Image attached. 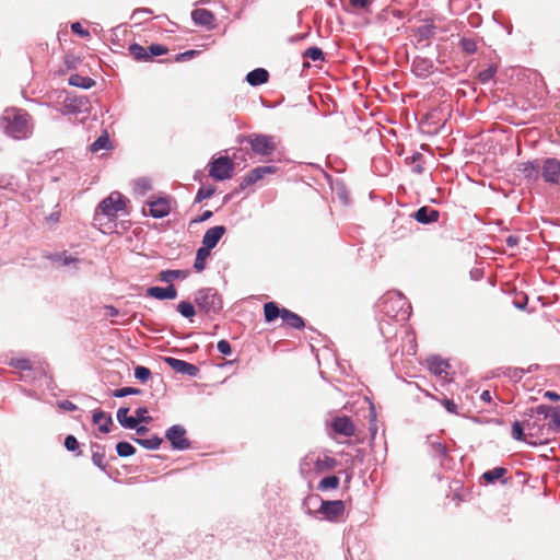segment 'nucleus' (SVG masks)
I'll list each match as a JSON object with an SVG mask.
<instances>
[{"label": "nucleus", "instance_id": "obj_1", "mask_svg": "<svg viewBox=\"0 0 560 560\" xmlns=\"http://www.w3.org/2000/svg\"><path fill=\"white\" fill-rule=\"evenodd\" d=\"M0 125L13 139H26L32 135L31 115L21 108H7L0 118Z\"/></svg>", "mask_w": 560, "mask_h": 560}, {"label": "nucleus", "instance_id": "obj_2", "mask_svg": "<svg viewBox=\"0 0 560 560\" xmlns=\"http://www.w3.org/2000/svg\"><path fill=\"white\" fill-rule=\"evenodd\" d=\"M128 200L118 191L110 192L105 199H103L94 213V221L98 224H103V218L114 222L119 213H126Z\"/></svg>", "mask_w": 560, "mask_h": 560}, {"label": "nucleus", "instance_id": "obj_3", "mask_svg": "<svg viewBox=\"0 0 560 560\" xmlns=\"http://www.w3.org/2000/svg\"><path fill=\"white\" fill-rule=\"evenodd\" d=\"M264 317L267 323L281 317L287 326L294 329H302L305 326L304 319L300 315L288 308H280L276 302H267L264 304Z\"/></svg>", "mask_w": 560, "mask_h": 560}, {"label": "nucleus", "instance_id": "obj_4", "mask_svg": "<svg viewBox=\"0 0 560 560\" xmlns=\"http://www.w3.org/2000/svg\"><path fill=\"white\" fill-rule=\"evenodd\" d=\"M195 303L199 311L207 314L219 313L222 308V300L217 290L212 288H205L199 290L196 293Z\"/></svg>", "mask_w": 560, "mask_h": 560}, {"label": "nucleus", "instance_id": "obj_5", "mask_svg": "<svg viewBox=\"0 0 560 560\" xmlns=\"http://www.w3.org/2000/svg\"><path fill=\"white\" fill-rule=\"evenodd\" d=\"M246 141L252 151L261 156H269L277 150V142L272 136L254 133L249 135Z\"/></svg>", "mask_w": 560, "mask_h": 560}, {"label": "nucleus", "instance_id": "obj_6", "mask_svg": "<svg viewBox=\"0 0 560 560\" xmlns=\"http://www.w3.org/2000/svg\"><path fill=\"white\" fill-rule=\"evenodd\" d=\"M234 173V163L229 156H220L209 164V176L215 180L230 179Z\"/></svg>", "mask_w": 560, "mask_h": 560}, {"label": "nucleus", "instance_id": "obj_7", "mask_svg": "<svg viewBox=\"0 0 560 560\" xmlns=\"http://www.w3.org/2000/svg\"><path fill=\"white\" fill-rule=\"evenodd\" d=\"M540 175L542 179L551 185L560 183V161L556 158H548L540 164Z\"/></svg>", "mask_w": 560, "mask_h": 560}, {"label": "nucleus", "instance_id": "obj_8", "mask_svg": "<svg viewBox=\"0 0 560 560\" xmlns=\"http://www.w3.org/2000/svg\"><path fill=\"white\" fill-rule=\"evenodd\" d=\"M147 206L148 211L143 208V213L150 214L153 218H164L168 215L172 210V201L166 197L148 200Z\"/></svg>", "mask_w": 560, "mask_h": 560}, {"label": "nucleus", "instance_id": "obj_9", "mask_svg": "<svg viewBox=\"0 0 560 560\" xmlns=\"http://www.w3.org/2000/svg\"><path fill=\"white\" fill-rule=\"evenodd\" d=\"M318 512L322 513L327 521L337 522L345 513V503L341 500H322Z\"/></svg>", "mask_w": 560, "mask_h": 560}, {"label": "nucleus", "instance_id": "obj_10", "mask_svg": "<svg viewBox=\"0 0 560 560\" xmlns=\"http://www.w3.org/2000/svg\"><path fill=\"white\" fill-rule=\"evenodd\" d=\"M186 430L182 425H173L166 431V439L172 446L177 450L189 447V441L186 439Z\"/></svg>", "mask_w": 560, "mask_h": 560}, {"label": "nucleus", "instance_id": "obj_11", "mask_svg": "<svg viewBox=\"0 0 560 560\" xmlns=\"http://www.w3.org/2000/svg\"><path fill=\"white\" fill-rule=\"evenodd\" d=\"M276 171H277V167L269 166V165L255 167L254 170H252L248 174H246L243 177V180L241 183V188L244 189V188L257 183L258 180L262 179L266 175L276 173Z\"/></svg>", "mask_w": 560, "mask_h": 560}, {"label": "nucleus", "instance_id": "obj_12", "mask_svg": "<svg viewBox=\"0 0 560 560\" xmlns=\"http://www.w3.org/2000/svg\"><path fill=\"white\" fill-rule=\"evenodd\" d=\"M331 429L335 433L350 438L355 434V425L347 416L336 417L331 421Z\"/></svg>", "mask_w": 560, "mask_h": 560}, {"label": "nucleus", "instance_id": "obj_13", "mask_svg": "<svg viewBox=\"0 0 560 560\" xmlns=\"http://www.w3.org/2000/svg\"><path fill=\"white\" fill-rule=\"evenodd\" d=\"M165 362L177 373L196 376L199 372L196 365L176 358L167 357Z\"/></svg>", "mask_w": 560, "mask_h": 560}, {"label": "nucleus", "instance_id": "obj_14", "mask_svg": "<svg viewBox=\"0 0 560 560\" xmlns=\"http://www.w3.org/2000/svg\"><path fill=\"white\" fill-rule=\"evenodd\" d=\"M226 229L223 225H217L209 229L202 238V246L212 249L217 246L221 237L225 234Z\"/></svg>", "mask_w": 560, "mask_h": 560}, {"label": "nucleus", "instance_id": "obj_15", "mask_svg": "<svg viewBox=\"0 0 560 560\" xmlns=\"http://www.w3.org/2000/svg\"><path fill=\"white\" fill-rule=\"evenodd\" d=\"M191 19L195 24L212 28L214 26V14L206 9H195L191 12Z\"/></svg>", "mask_w": 560, "mask_h": 560}, {"label": "nucleus", "instance_id": "obj_16", "mask_svg": "<svg viewBox=\"0 0 560 560\" xmlns=\"http://www.w3.org/2000/svg\"><path fill=\"white\" fill-rule=\"evenodd\" d=\"M529 411V418L524 420L527 436L530 439L540 438L542 435L544 423H541V419L534 418L533 409H530Z\"/></svg>", "mask_w": 560, "mask_h": 560}, {"label": "nucleus", "instance_id": "obj_17", "mask_svg": "<svg viewBox=\"0 0 560 560\" xmlns=\"http://www.w3.org/2000/svg\"><path fill=\"white\" fill-rule=\"evenodd\" d=\"M147 294L158 300H173L177 296V290L173 284H170L167 288L151 287L147 290Z\"/></svg>", "mask_w": 560, "mask_h": 560}, {"label": "nucleus", "instance_id": "obj_18", "mask_svg": "<svg viewBox=\"0 0 560 560\" xmlns=\"http://www.w3.org/2000/svg\"><path fill=\"white\" fill-rule=\"evenodd\" d=\"M439 217H440V212L438 210L429 208V207H421L413 214V218L419 223H422V224H429V223L436 222L439 220Z\"/></svg>", "mask_w": 560, "mask_h": 560}, {"label": "nucleus", "instance_id": "obj_19", "mask_svg": "<svg viewBox=\"0 0 560 560\" xmlns=\"http://www.w3.org/2000/svg\"><path fill=\"white\" fill-rule=\"evenodd\" d=\"M427 363L430 372H432L434 375L440 377H445L447 375V369L450 368L447 361L439 357H432L427 360Z\"/></svg>", "mask_w": 560, "mask_h": 560}, {"label": "nucleus", "instance_id": "obj_20", "mask_svg": "<svg viewBox=\"0 0 560 560\" xmlns=\"http://www.w3.org/2000/svg\"><path fill=\"white\" fill-rule=\"evenodd\" d=\"M435 34V25L433 20L425 19L423 24L420 25L416 31L415 35L418 37V40H427L433 37Z\"/></svg>", "mask_w": 560, "mask_h": 560}, {"label": "nucleus", "instance_id": "obj_21", "mask_svg": "<svg viewBox=\"0 0 560 560\" xmlns=\"http://www.w3.org/2000/svg\"><path fill=\"white\" fill-rule=\"evenodd\" d=\"M268 80L269 72L264 68H257L248 72L246 75V81L253 86L265 84L268 82Z\"/></svg>", "mask_w": 560, "mask_h": 560}, {"label": "nucleus", "instance_id": "obj_22", "mask_svg": "<svg viewBox=\"0 0 560 560\" xmlns=\"http://www.w3.org/2000/svg\"><path fill=\"white\" fill-rule=\"evenodd\" d=\"M508 470L504 467H495L491 470H487L482 474L481 478L487 483H494L497 480H501L503 485L508 483V479L503 477L506 475Z\"/></svg>", "mask_w": 560, "mask_h": 560}, {"label": "nucleus", "instance_id": "obj_23", "mask_svg": "<svg viewBox=\"0 0 560 560\" xmlns=\"http://www.w3.org/2000/svg\"><path fill=\"white\" fill-rule=\"evenodd\" d=\"M129 408L121 407L117 410L118 422L127 429H135L139 424V420L135 417L128 416Z\"/></svg>", "mask_w": 560, "mask_h": 560}, {"label": "nucleus", "instance_id": "obj_24", "mask_svg": "<svg viewBox=\"0 0 560 560\" xmlns=\"http://www.w3.org/2000/svg\"><path fill=\"white\" fill-rule=\"evenodd\" d=\"M93 422L98 425V429L103 433L110 431L109 427L113 423L112 417L102 410L93 413Z\"/></svg>", "mask_w": 560, "mask_h": 560}, {"label": "nucleus", "instance_id": "obj_25", "mask_svg": "<svg viewBox=\"0 0 560 560\" xmlns=\"http://www.w3.org/2000/svg\"><path fill=\"white\" fill-rule=\"evenodd\" d=\"M86 105V101L83 97L67 96L63 101V107L70 113L81 112Z\"/></svg>", "mask_w": 560, "mask_h": 560}, {"label": "nucleus", "instance_id": "obj_26", "mask_svg": "<svg viewBox=\"0 0 560 560\" xmlns=\"http://www.w3.org/2000/svg\"><path fill=\"white\" fill-rule=\"evenodd\" d=\"M69 84L77 88L91 89L95 84V81L90 77L75 73L69 77Z\"/></svg>", "mask_w": 560, "mask_h": 560}, {"label": "nucleus", "instance_id": "obj_27", "mask_svg": "<svg viewBox=\"0 0 560 560\" xmlns=\"http://www.w3.org/2000/svg\"><path fill=\"white\" fill-rule=\"evenodd\" d=\"M521 171L527 179L536 180L540 173V164L537 161L527 162L523 164V168Z\"/></svg>", "mask_w": 560, "mask_h": 560}, {"label": "nucleus", "instance_id": "obj_28", "mask_svg": "<svg viewBox=\"0 0 560 560\" xmlns=\"http://www.w3.org/2000/svg\"><path fill=\"white\" fill-rule=\"evenodd\" d=\"M338 465V462L329 456L318 457L315 462V469L317 472H324L334 469Z\"/></svg>", "mask_w": 560, "mask_h": 560}, {"label": "nucleus", "instance_id": "obj_29", "mask_svg": "<svg viewBox=\"0 0 560 560\" xmlns=\"http://www.w3.org/2000/svg\"><path fill=\"white\" fill-rule=\"evenodd\" d=\"M209 255H210V249H208L203 246L198 248L196 259H195V265H194V268L198 272H201L206 268V260L209 257Z\"/></svg>", "mask_w": 560, "mask_h": 560}, {"label": "nucleus", "instance_id": "obj_30", "mask_svg": "<svg viewBox=\"0 0 560 560\" xmlns=\"http://www.w3.org/2000/svg\"><path fill=\"white\" fill-rule=\"evenodd\" d=\"M129 52L136 60H149L148 49L139 44H132L129 46Z\"/></svg>", "mask_w": 560, "mask_h": 560}, {"label": "nucleus", "instance_id": "obj_31", "mask_svg": "<svg viewBox=\"0 0 560 560\" xmlns=\"http://www.w3.org/2000/svg\"><path fill=\"white\" fill-rule=\"evenodd\" d=\"M139 445L148 448V450H156L160 447V445L162 444L163 440L158 436V435H153L151 438H148V439H136L135 440Z\"/></svg>", "mask_w": 560, "mask_h": 560}, {"label": "nucleus", "instance_id": "obj_32", "mask_svg": "<svg viewBox=\"0 0 560 560\" xmlns=\"http://www.w3.org/2000/svg\"><path fill=\"white\" fill-rule=\"evenodd\" d=\"M524 421H515L512 425V436L517 441H528L527 433H525Z\"/></svg>", "mask_w": 560, "mask_h": 560}, {"label": "nucleus", "instance_id": "obj_33", "mask_svg": "<svg viewBox=\"0 0 560 560\" xmlns=\"http://www.w3.org/2000/svg\"><path fill=\"white\" fill-rule=\"evenodd\" d=\"M339 483L340 481L337 476H328L319 481L317 488L320 491H326L328 489H337L339 487Z\"/></svg>", "mask_w": 560, "mask_h": 560}, {"label": "nucleus", "instance_id": "obj_34", "mask_svg": "<svg viewBox=\"0 0 560 560\" xmlns=\"http://www.w3.org/2000/svg\"><path fill=\"white\" fill-rule=\"evenodd\" d=\"M498 67L495 65H489L486 69L478 73V80L480 83L489 82L497 73Z\"/></svg>", "mask_w": 560, "mask_h": 560}, {"label": "nucleus", "instance_id": "obj_35", "mask_svg": "<svg viewBox=\"0 0 560 560\" xmlns=\"http://www.w3.org/2000/svg\"><path fill=\"white\" fill-rule=\"evenodd\" d=\"M116 451L120 457H128L136 453V448L128 442L117 443Z\"/></svg>", "mask_w": 560, "mask_h": 560}, {"label": "nucleus", "instance_id": "obj_36", "mask_svg": "<svg viewBox=\"0 0 560 560\" xmlns=\"http://www.w3.org/2000/svg\"><path fill=\"white\" fill-rule=\"evenodd\" d=\"M109 147V138L107 132L98 137L92 144H91V151L97 152L102 149H107Z\"/></svg>", "mask_w": 560, "mask_h": 560}, {"label": "nucleus", "instance_id": "obj_37", "mask_svg": "<svg viewBox=\"0 0 560 560\" xmlns=\"http://www.w3.org/2000/svg\"><path fill=\"white\" fill-rule=\"evenodd\" d=\"M152 188L151 182L148 178H139L135 182L136 192L144 196Z\"/></svg>", "mask_w": 560, "mask_h": 560}, {"label": "nucleus", "instance_id": "obj_38", "mask_svg": "<svg viewBox=\"0 0 560 560\" xmlns=\"http://www.w3.org/2000/svg\"><path fill=\"white\" fill-rule=\"evenodd\" d=\"M177 311L187 318H191L195 316L196 311L194 305L190 302L183 301L177 305Z\"/></svg>", "mask_w": 560, "mask_h": 560}, {"label": "nucleus", "instance_id": "obj_39", "mask_svg": "<svg viewBox=\"0 0 560 560\" xmlns=\"http://www.w3.org/2000/svg\"><path fill=\"white\" fill-rule=\"evenodd\" d=\"M304 57L308 58L313 61L323 60L324 54L320 48L318 47H310L305 50Z\"/></svg>", "mask_w": 560, "mask_h": 560}, {"label": "nucleus", "instance_id": "obj_40", "mask_svg": "<svg viewBox=\"0 0 560 560\" xmlns=\"http://www.w3.org/2000/svg\"><path fill=\"white\" fill-rule=\"evenodd\" d=\"M135 377L145 383L151 377V371L145 366L138 365L135 368Z\"/></svg>", "mask_w": 560, "mask_h": 560}, {"label": "nucleus", "instance_id": "obj_41", "mask_svg": "<svg viewBox=\"0 0 560 560\" xmlns=\"http://www.w3.org/2000/svg\"><path fill=\"white\" fill-rule=\"evenodd\" d=\"M460 47L467 54H475L477 51V43L472 38H462Z\"/></svg>", "mask_w": 560, "mask_h": 560}, {"label": "nucleus", "instance_id": "obj_42", "mask_svg": "<svg viewBox=\"0 0 560 560\" xmlns=\"http://www.w3.org/2000/svg\"><path fill=\"white\" fill-rule=\"evenodd\" d=\"M147 49L149 52V59L154 56L165 55L168 51L167 47L160 44H152Z\"/></svg>", "mask_w": 560, "mask_h": 560}, {"label": "nucleus", "instance_id": "obj_43", "mask_svg": "<svg viewBox=\"0 0 560 560\" xmlns=\"http://www.w3.org/2000/svg\"><path fill=\"white\" fill-rule=\"evenodd\" d=\"M141 389L135 387H122L113 392L114 397H125L128 395H139Z\"/></svg>", "mask_w": 560, "mask_h": 560}, {"label": "nucleus", "instance_id": "obj_44", "mask_svg": "<svg viewBox=\"0 0 560 560\" xmlns=\"http://www.w3.org/2000/svg\"><path fill=\"white\" fill-rule=\"evenodd\" d=\"M215 189L212 186L201 187L196 196V201L200 202L203 199L210 198L214 194Z\"/></svg>", "mask_w": 560, "mask_h": 560}, {"label": "nucleus", "instance_id": "obj_45", "mask_svg": "<svg viewBox=\"0 0 560 560\" xmlns=\"http://www.w3.org/2000/svg\"><path fill=\"white\" fill-rule=\"evenodd\" d=\"M549 418L551 428L555 431H560V408L555 407Z\"/></svg>", "mask_w": 560, "mask_h": 560}, {"label": "nucleus", "instance_id": "obj_46", "mask_svg": "<svg viewBox=\"0 0 560 560\" xmlns=\"http://www.w3.org/2000/svg\"><path fill=\"white\" fill-rule=\"evenodd\" d=\"M92 462L102 469L106 468L105 455L103 452L94 451L92 454Z\"/></svg>", "mask_w": 560, "mask_h": 560}, {"label": "nucleus", "instance_id": "obj_47", "mask_svg": "<svg viewBox=\"0 0 560 560\" xmlns=\"http://www.w3.org/2000/svg\"><path fill=\"white\" fill-rule=\"evenodd\" d=\"M10 364L12 366L23 370V371H27V370L32 369V363L28 359H14L11 361Z\"/></svg>", "mask_w": 560, "mask_h": 560}, {"label": "nucleus", "instance_id": "obj_48", "mask_svg": "<svg viewBox=\"0 0 560 560\" xmlns=\"http://www.w3.org/2000/svg\"><path fill=\"white\" fill-rule=\"evenodd\" d=\"M65 447L70 452H75V451H79L80 444H79L78 440L75 439V436L68 435L65 439Z\"/></svg>", "mask_w": 560, "mask_h": 560}, {"label": "nucleus", "instance_id": "obj_49", "mask_svg": "<svg viewBox=\"0 0 560 560\" xmlns=\"http://www.w3.org/2000/svg\"><path fill=\"white\" fill-rule=\"evenodd\" d=\"M180 276L179 270H164L160 273V279L165 282H170Z\"/></svg>", "mask_w": 560, "mask_h": 560}, {"label": "nucleus", "instance_id": "obj_50", "mask_svg": "<svg viewBox=\"0 0 560 560\" xmlns=\"http://www.w3.org/2000/svg\"><path fill=\"white\" fill-rule=\"evenodd\" d=\"M412 67L415 72L420 75L424 74L423 72L428 70V63L425 59H416Z\"/></svg>", "mask_w": 560, "mask_h": 560}, {"label": "nucleus", "instance_id": "obj_51", "mask_svg": "<svg viewBox=\"0 0 560 560\" xmlns=\"http://www.w3.org/2000/svg\"><path fill=\"white\" fill-rule=\"evenodd\" d=\"M148 413V409L145 407H140L136 410V419L139 420V423L140 422H150L152 420V418L150 416H147Z\"/></svg>", "mask_w": 560, "mask_h": 560}, {"label": "nucleus", "instance_id": "obj_52", "mask_svg": "<svg viewBox=\"0 0 560 560\" xmlns=\"http://www.w3.org/2000/svg\"><path fill=\"white\" fill-rule=\"evenodd\" d=\"M217 348L222 354H230L232 352L231 345L228 340L222 339L218 342Z\"/></svg>", "mask_w": 560, "mask_h": 560}, {"label": "nucleus", "instance_id": "obj_53", "mask_svg": "<svg viewBox=\"0 0 560 560\" xmlns=\"http://www.w3.org/2000/svg\"><path fill=\"white\" fill-rule=\"evenodd\" d=\"M442 404H443V406L445 407V409H446L448 412L454 413V415H457V413H458L457 405H456L452 399L444 398V399L442 400Z\"/></svg>", "mask_w": 560, "mask_h": 560}, {"label": "nucleus", "instance_id": "obj_54", "mask_svg": "<svg viewBox=\"0 0 560 560\" xmlns=\"http://www.w3.org/2000/svg\"><path fill=\"white\" fill-rule=\"evenodd\" d=\"M71 30L81 37H88L90 35L89 31L83 28V26L79 22L73 23L71 25Z\"/></svg>", "mask_w": 560, "mask_h": 560}, {"label": "nucleus", "instance_id": "obj_55", "mask_svg": "<svg viewBox=\"0 0 560 560\" xmlns=\"http://www.w3.org/2000/svg\"><path fill=\"white\" fill-rule=\"evenodd\" d=\"M553 409H555V407L540 405L536 408V412L538 415H542L544 419H546V418L550 417V413L552 412Z\"/></svg>", "mask_w": 560, "mask_h": 560}, {"label": "nucleus", "instance_id": "obj_56", "mask_svg": "<svg viewBox=\"0 0 560 560\" xmlns=\"http://www.w3.org/2000/svg\"><path fill=\"white\" fill-rule=\"evenodd\" d=\"M59 407L68 411H74L77 409V406L70 400L60 401Z\"/></svg>", "mask_w": 560, "mask_h": 560}, {"label": "nucleus", "instance_id": "obj_57", "mask_svg": "<svg viewBox=\"0 0 560 560\" xmlns=\"http://www.w3.org/2000/svg\"><path fill=\"white\" fill-rule=\"evenodd\" d=\"M480 399H481L483 402L489 404L490 406H495V404H492V395H491L490 390H483V392L480 394Z\"/></svg>", "mask_w": 560, "mask_h": 560}, {"label": "nucleus", "instance_id": "obj_58", "mask_svg": "<svg viewBox=\"0 0 560 560\" xmlns=\"http://www.w3.org/2000/svg\"><path fill=\"white\" fill-rule=\"evenodd\" d=\"M544 397L553 401L560 400V395L552 390L545 392Z\"/></svg>", "mask_w": 560, "mask_h": 560}, {"label": "nucleus", "instance_id": "obj_59", "mask_svg": "<svg viewBox=\"0 0 560 560\" xmlns=\"http://www.w3.org/2000/svg\"><path fill=\"white\" fill-rule=\"evenodd\" d=\"M211 217H212V211L207 210L198 219L194 220V222H203V221L209 220Z\"/></svg>", "mask_w": 560, "mask_h": 560}, {"label": "nucleus", "instance_id": "obj_60", "mask_svg": "<svg viewBox=\"0 0 560 560\" xmlns=\"http://www.w3.org/2000/svg\"><path fill=\"white\" fill-rule=\"evenodd\" d=\"M369 0H350L351 5L355 8H365Z\"/></svg>", "mask_w": 560, "mask_h": 560}, {"label": "nucleus", "instance_id": "obj_61", "mask_svg": "<svg viewBox=\"0 0 560 560\" xmlns=\"http://www.w3.org/2000/svg\"><path fill=\"white\" fill-rule=\"evenodd\" d=\"M105 310H106V315L109 317H114V316L118 315V310L114 306H106Z\"/></svg>", "mask_w": 560, "mask_h": 560}, {"label": "nucleus", "instance_id": "obj_62", "mask_svg": "<svg viewBox=\"0 0 560 560\" xmlns=\"http://www.w3.org/2000/svg\"><path fill=\"white\" fill-rule=\"evenodd\" d=\"M517 241H518V240H517V237L510 235V236H508V238H506V244H508L510 247H513V246L517 245Z\"/></svg>", "mask_w": 560, "mask_h": 560}, {"label": "nucleus", "instance_id": "obj_63", "mask_svg": "<svg viewBox=\"0 0 560 560\" xmlns=\"http://www.w3.org/2000/svg\"><path fill=\"white\" fill-rule=\"evenodd\" d=\"M135 429L137 430V433L139 435H144L149 431L147 427H138L137 425V428H135Z\"/></svg>", "mask_w": 560, "mask_h": 560}, {"label": "nucleus", "instance_id": "obj_64", "mask_svg": "<svg viewBox=\"0 0 560 560\" xmlns=\"http://www.w3.org/2000/svg\"><path fill=\"white\" fill-rule=\"evenodd\" d=\"M196 55V50H188L184 54H182V57H192Z\"/></svg>", "mask_w": 560, "mask_h": 560}]
</instances>
